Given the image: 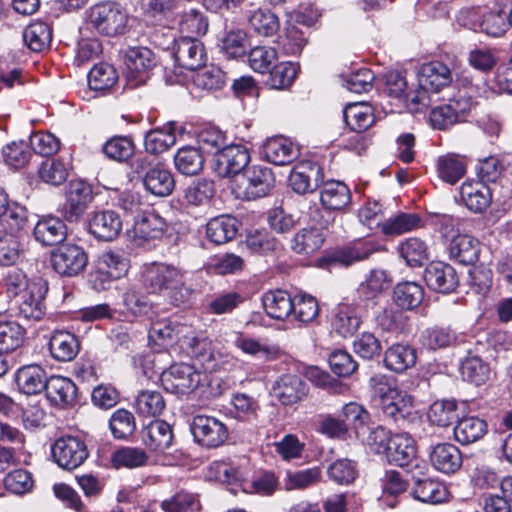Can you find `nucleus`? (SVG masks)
Segmentation results:
<instances>
[{
    "mask_svg": "<svg viewBox=\"0 0 512 512\" xmlns=\"http://www.w3.org/2000/svg\"><path fill=\"white\" fill-rule=\"evenodd\" d=\"M88 454L85 442L74 436L61 437L52 446L54 461L67 470H73L82 465Z\"/></svg>",
    "mask_w": 512,
    "mask_h": 512,
    "instance_id": "8",
    "label": "nucleus"
},
{
    "mask_svg": "<svg viewBox=\"0 0 512 512\" xmlns=\"http://www.w3.org/2000/svg\"><path fill=\"white\" fill-rule=\"evenodd\" d=\"M132 168L142 177L145 189L151 194L165 197L173 192L174 177L163 163H153L148 156H139L134 160Z\"/></svg>",
    "mask_w": 512,
    "mask_h": 512,
    "instance_id": "5",
    "label": "nucleus"
},
{
    "mask_svg": "<svg viewBox=\"0 0 512 512\" xmlns=\"http://www.w3.org/2000/svg\"><path fill=\"white\" fill-rule=\"evenodd\" d=\"M208 19L199 11L190 9L185 11L179 21V29L187 36H203L208 31Z\"/></svg>",
    "mask_w": 512,
    "mask_h": 512,
    "instance_id": "61",
    "label": "nucleus"
},
{
    "mask_svg": "<svg viewBox=\"0 0 512 512\" xmlns=\"http://www.w3.org/2000/svg\"><path fill=\"white\" fill-rule=\"evenodd\" d=\"M200 502L196 495L181 491L161 503L165 512H195L200 510Z\"/></svg>",
    "mask_w": 512,
    "mask_h": 512,
    "instance_id": "64",
    "label": "nucleus"
},
{
    "mask_svg": "<svg viewBox=\"0 0 512 512\" xmlns=\"http://www.w3.org/2000/svg\"><path fill=\"white\" fill-rule=\"evenodd\" d=\"M457 408L455 400H437L429 408L428 419L434 425L447 427L458 417Z\"/></svg>",
    "mask_w": 512,
    "mask_h": 512,
    "instance_id": "52",
    "label": "nucleus"
},
{
    "mask_svg": "<svg viewBox=\"0 0 512 512\" xmlns=\"http://www.w3.org/2000/svg\"><path fill=\"white\" fill-rule=\"evenodd\" d=\"M176 140V124L169 122L146 133L144 138L145 150L151 155H158L175 145Z\"/></svg>",
    "mask_w": 512,
    "mask_h": 512,
    "instance_id": "27",
    "label": "nucleus"
},
{
    "mask_svg": "<svg viewBox=\"0 0 512 512\" xmlns=\"http://www.w3.org/2000/svg\"><path fill=\"white\" fill-rule=\"evenodd\" d=\"M194 440L207 448L221 446L228 438V430L224 423L215 417L197 415L191 423Z\"/></svg>",
    "mask_w": 512,
    "mask_h": 512,
    "instance_id": "10",
    "label": "nucleus"
},
{
    "mask_svg": "<svg viewBox=\"0 0 512 512\" xmlns=\"http://www.w3.org/2000/svg\"><path fill=\"white\" fill-rule=\"evenodd\" d=\"M47 398L55 405L68 406L74 403L77 387L69 378L52 376L48 379L45 389Z\"/></svg>",
    "mask_w": 512,
    "mask_h": 512,
    "instance_id": "31",
    "label": "nucleus"
},
{
    "mask_svg": "<svg viewBox=\"0 0 512 512\" xmlns=\"http://www.w3.org/2000/svg\"><path fill=\"white\" fill-rule=\"evenodd\" d=\"M320 200L325 208L340 210L350 203V190L343 182L329 181L321 189Z\"/></svg>",
    "mask_w": 512,
    "mask_h": 512,
    "instance_id": "39",
    "label": "nucleus"
},
{
    "mask_svg": "<svg viewBox=\"0 0 512 512\" xmlns=\"http://www.w3.org/2000/svg\"><path fill=\"white\" fill-rule=\"evenodd\" d=\"M118 80L116 69L108 63L96 64L88 74V85L91 90L109 91Z\"/></svg>",
    "mask_w": 512,
    "mask_h": 512,
    "instance_id": "46",
    "label": "nucleus"
},
{
    "mask_svg": "<svg viewBox=\"0 0 512 512\" xmlns=\"http://www.w3.org/2000/svg\"><path fill=\"white\" fill-rule=\"evenodd\" d=\"M378 249L379 246L373 241H357L349 246L336 249L330 256V262L348 267L368 259Z\"/></svg>",
    "mask_w": 512,
    "mask_h": 512,
    "instance_id": "21",
    "label": "nucleus"
},
{
    "mask_svg": "<svg viewBox=\"0 0 512 512\" xmlns=\"http://www.w3.org/2000/svg\"><path fill=\"white\" fill-rule=\"evenodd\" d=\"M51 357L58 362L72 361L80 351L78 338L64 330L54 331L48 343Z\"/></svg>",
    "mask_w": 512,
    "mask_h": 512,
    "instance_id": "19",
    "label": "nucleus"
},
{
    "mask_svg": "<svg viewBox=\"0 0 512 512\" xmlns=\"http://www.w3.org/2000/svg\"><path fill=\"white\" fill-rule=\"evenodd\" d=\"M292 315L295 320L301 323L314 321L319 314L317 300L310 295H296L293 298Z\"/></svg>",
    "mask_w": 512,
    "mask_h": 512,
    "instance_id": "62",
    "label": "nucleus"
},
{
    "mask_svg": "<svg viewBox=\"0 0 512 512\" xmlns=\"http://www.w3.org/2000/svg\"><path fill=\"white\" fill-rule=\"evenodd\" d=\"M196 70L197 72L193 76V83L202 90H218L225 83V73L215 65H204Z\"/></svg>",
    "mask_w": 512,
    "mask_h": 512,
    "instance_id": "56",
    "label": "nucleus"
},
{
    "mask_svg": "<svg viewBox=\"0 0 512 512\" xmlns=\"http://www.w3.org/2000/svg\"><path fill=\"white\" fill-rule=\"evenodd\" d=\"M421 219L415 213H398L381 224V232L386 236H399L420 227Z\"/></svg>",
    "mask_w": 512,
    "mask_h": 512,
    "instance_id": "43",
    "label": "nucleus"
},
{
    "mask_svg": "<svg viewBox=\"0 0 512 512\" xmlns=\"http://www.w3.org/2000/svg\"><path fill=\"white\" fill-rule=\"evenodd\" d=\"M450 257L464 265L477 262L480 253L478 239L467 234H458L452 237L449 245Z\"/></svg>",
    "mask_w": 512,
    "mask_h": 512,
    "instance_id": "28",
    "label": "nucleus"
},
{
    "mask_svg": "<svg viewBox=\"0 0 512 512\" xmlns=\"http://www.w3.org/2000/svg\"><path fill=\"white\" fill-rule=\"evenodd\" d=\"M461 376L465 381L481 385L489 378L490 369L478 356L467 357L460 367Z\"/></svg>",
    "mask_w": 512,
    "mask_h": 512,
    "instance_id": "57",
    "label": "nucleus"
},
{
    "mask_svg": "<svg viewBox=\"0 0 512 512\" xmlns=\"http://www.w3.org/2000/svg\"><path fill=\"white\" fill-rule=\"evenodd\" d=\"M248 46L247 34L242 29H232L222 38L221 49L229 58H238L246 53Z\"/></svg>",
    "mask_w": 512,
    "mask_h": 512,
    "instance_id": "63",
    "label": "nucleus"
},
{
    "mask_svg": "<svg viewBox=\"0 0 512 512\" xmlns=\"http://www.w3.org/2000/svg\"><path fill=\"white\" fill-rule=\"evenodd\" d=\"M248 23L255 33L264 37L275 35L280 28L278 16L268 9H257L249 17Z\"/></svg>",
    "mask_w": 512,
    "mask_h": 512,
    "instance_id": "47",
    "label": "nucleus"
},
{
    "mask_svg": "<svg viewBox=\"0 0 512 512\" xmlns=\"http://www.w3.org/2000/svg\"><path fill=\"white\" fill-rule=\"evenodd\" d=\"M239 222L230 215H220L212 218L206 225L207 238L217 245L225 244L235 238Z\"/></svg>",
    "mask_w": 512,
    "mask_h": 512,
    "instance_id": "30",
    "label": "nucleus"
},
{
    "mask_svg": "<svg viewBox=\"0 0 512 512\" xmlns=\"http://www.w3.org/2000/svg\"><path fill=\"white\" fill-rule=\"evenodd\" d=\"M264 309L268 316L284 320L292 315L293 298L283 290L269 291L262 298Z\"/></svg>",
    "mask_w": 512,
    "mask_h": 512,
    "instance_id": "36",
    "label": "nucleus"
},
{
    "mask_svg": "<svg viewBox=\"0 0 512 512\" xmlns=\"http://www.w3.org/2000/svg\"><path fill=\"white\" fill-rule=\"evenodd\" d=\"M324 243V235L318 228L300 229L291 239V249L300 255H311L318 251Z\"/></svg>",
    "mask_w": 512,
    "mask_h": 512,
    "instance_id": "40",
    "label": "nucleus"
},
{
    "mask_svg": "<svg viewBox=\"0 0 512 512\" xmlns=\"http://www.w3.org/2000/svg\"><path fill=\"white\" fill-rule=\"evenodd\" d=\"M34 236L43 245H57L65 240L67 227L58 217H43L34 227Z\"/></svg>",
    "mask_w": 512,
    "mask_h": 512,
    "instance_id": "29",
    "label": "nucleus"
},
{
    "mask_svg": "<svg viewBox=\"0 0 512 512\" xmlns=\"http://www.w3.org/2000/svg\"><path fill=\"white\" fill-rule=\"evenodd\" d=\"M485 420L477 416H466L457 421L454 427L455 440L462 445L477 442L487 433Z\"/></svg>",
    "mask_w": 512,
    "mask_h": 512,
    "instance_id": "34",
    "label": "nucleus"
},
{
    "mask_svg": "<svg viewBox=\"0 0 512 512\" xmlns=\"http://www.w3.org/2000/svg\"><path fill=\"white\" fill-rule=\"evenodd\" d=\"M15 380L19 391L27 395L41 393L46 389L48 383L45 370L37 364L19 368Z\"/></svg>",
    "mask_w": 512,
    "mask_h": 512,
    "instance_id": "23",
    "label": "nucleus"
},
{
    "mask_svg": "<svg viewBox=\"0 0 512 512\" xmlns=\"http://www.w3.org/2000/svg\"><path fill=\"white\" fill-rule=\"evenodd\" d=\"M204 161L202 152L192 146L181 147L174 155L176 170L185 176L199 174L203 169Z\"/></svg>",
    "mask_w": 512,
    "mask_h": 512,
    "instance_id": "37",
    "label": "nucleus"
},
{
    "mask_svg": "<svg viewBox=\"0 0 512 512\" xmlns=\"http://www.w3.org/2000/svg\"><path fill=\"white\" fill-rule=\"evenodd\" d=\"M460 198L471 212L482 213L492 202V192L483 181L467 180L460 187Z\"/></svg>",
    "mask_w": 512,
    "mask_h": 512,
    "instance_id": "16",
    "label": "nucleus"
},
{
    "mask_svg": "<svg viewBox=\"0 0 512 512\" xmlns=\"http://www.w3.org/2000/svg\"><path fill=\"white\" fill-rule=\"evenodd\" d=\"M165 409V400L159 391H141L136 398V410L143 417H156Z\"/></svg>",
    "mask_w": 512,
    "mask_h": 512,
    "instance_id": "54",
    "label": "nucleus"
},
{
    "mask_svg": "<svg viewBox=\"0 0 512 512\" xmlns=\"http://www.w3.org/2000/svg\"><path fill=\"white\" fill-rule=\"evenodd\" d=\"M167 391L187 394L194 391L202 381V374L189 364H174L161 375Z\"/></svg>",
    "mask_w": 512,
    "mask_h": 512,
    "instance_id": "9",
    "label": "nucleus"
},
{
    "mask_svg": "<svg viewBox=\"0 0 512 512\" xmlns=\"http://www.w3.org/2000/svg\"><path fill=\"white\" fill-rule=\"evenodd\" d=\"M25 329L15 321L0 318V352L10 353L20 348L25 340Z\"/></svg>",
    "mask_w": 512,
    "mask_h": 512,
    "instance_id": "45",
    "label": "nucleus"
},
{
    "mask_svg": "<svg viewBox=\"0 0 512 512\" xmlns=\"http://www.w3.org/2000/svg\"><path fill=\"white\" fill-rule=\"evenodd\" d=\"M391 436L389 431L382 426L372 428L366 426L362 431H358L357 438L369 447L372 452L385 454Z\"/></svg>",
    "mask_w": 512,
    "mask_h": 512,
    "instance_id": "59",
    "label": "nucleus"
},
{
    "mask_svg": "<svg viewBox=\"0 0 512 512\" xmlns=\"http://www.w3.org/2000/svg\"><path fill=\"white\" fill-rule=\"evenodd\" d=\"M93 198L91 187L81 181H70L65 192L63 216L69 222L77 221L86 211Z\"/></svg>",
    "mask_w": 512,
    "mask_h": 512,
    "instance_id": "13",
    "label": "nucleus"
},
{
    "mask_svg": "<svg viewBox=\"0 0 512 512\" xmlns=\"http://www.w3.org/2000/svg\"><path fill=\"white\" fill-rule=\"evenodd\" d=\"M452 81L450 69L439 61L425 63L418 74L419 89L409 95L415 110H421L431 105L430 94H436L449 86Z\"/></svg>",
    "mask_w": 512,
    "mask_h": 512,
    "instance_id": "3",
    "label": "nucleus"
},
{
    "mask_svg": "<svg viewBox=\"0 0 512 512\" xmlns=\"http://www.w3.org/2000/svg\"><path fill=\"white\" fill-rule=\"evenodd\" d=\"M249 161L250 154L245 146L228 145L216 153L214 170L222 178L236 176L244 170Z\"/></svg>",
    "mask_w": 512,
    "mask_h": 512,
    "instance_id": "11",
    "label": "nucleus"
},
{
    "mask_svg": "<svg viewBox=\"0 0 512 512\" xmlns=\"http://www.w3.org/2000/svg\"><path fill=\"white\" fill-rule=\"evenodd\" d=\"M87 261L84 249L75 244L61 245L51 252V265L62 276L73 277L80 274Z\"/></svg>",
    "mask_w": 512,
    "mask_h": 512,
    "instance_id": "7",
    "label": "nucleus"
},
{
    "mask_svg": "<svg viewBox=\"0 0 512 512\" xmlns=\"http://www.w3.org/2000/svg\"><path fill=\"white\" fill-rule=\"evenodd\" d=\"M399 253L410 267L421 266L428 256L426 244L416 237L403 241L399 246Z\"/></svg>",
    "mask_w": 512,
    "mask_h": 512,
    "instance_id": "58",
    "label": "nucleus"
},
{
    "mask_svg": "<svg viewBox=\"0 0 512 512\" xmlns=\"http://www.w3.org/2000/svg\"><path fill=\"white\" fill-rule=\"evenodd\" d=\"M424 280L431 290L443 294L454 292L459 285L456 270L444 262L430 263L425 269Z\"/></svg>",
    "mask_w": 512,
    "mask_h": 512,
    "instance_id": "14",
    "label": "nucleus"
},
{
    "mask_svg": "<svg viewBox=\"0 0 512 512\" xmlns=\"http://www.w3.org/2000/svg\"><path fill=\"white\" fill-rule=\"evenodd\" d=\"M165 227L164 219L152 211L142 213L134 223L136 233L146 240L160 237Z\"/></svg>",
    "mask_w": 512,
    "mask_h": 512,
    "instance_id": "50",
    "label": "nucleus"
},
{
    "mask_svg": "<svg viewBox=\"0 0 512 512\" xmlns=\"http://www.w3.org/2000/svg\"><path fill=\"white\" fill-rule=\"evenodd\" d=\"M123 304L127 311L134 316L148 315L153 308L148 296L142 293L139 287L130 286L122 296Z\"/></svg>",
    "mask_w": 512,
    "mask_h": 512,
    "instance_id": "55",
    "label": "nucleus"
},
{
    "mask_svg": "<svg viewBox=\"0 0 512 512\" xmlns=\"http://www.w3.org/2000/svg\"><path fill=\"white\" fill-rule=\"evenodd\" d=\"M391 282L392 278L386 270L375 268L369 271L358 291L366 300H371L387 290Z\"/></svg>",
    "mask_w": 512,
    "mask_h": 512,
    "instance_id": "42",
    "label": "nucleus"
},
{
    "mask_svg": "<svg viewBox=\"0 0 512 512\" xmlns=\"http://www.w3.org/2000/svg\"><path fill=\"white\" fill-rule=\"evenodd\" d=\"M393 297L397 306L412 310L421 304L424 290L421 285L415 282H402L395 286Z\"/></svg>",
    "mask_w": 512,
    "mask_h": 512,
    "instance_id": "44",
    "label": "nucleus"
},
{
    "mask_svg": "<svg viewBox=\"0 0 512 512\" xmlns=\"http://www.w3.org/2000/svg\"><path fill=\"white\" fill-rule=\"evenodd\" d=\"M344 119L352 131L364 132L374 122L372 108L364 103H352L344 109Z\"/></svg>",
    "mask_w": 512,
    "mask_h": 512,
    "instance_id": "41",
    "label": "nucleus"
},
{
    "mask_svg": "<svg viewBox=\"0 0 512 512\" xmlns=\"http://www.w3.org/2000/svg\"><path fill=\"white\" fill-rule=\"evenodd\" d=\"M88 24L99 34L117 36L125 33L129 16L126 9L117 2L102 1L86 11Z\"/></svg>",
    "mask_w": 512,
    "mask_h": 512,
    "instance_id": "4",
    "label": "nucleus"
},
{
    "mask_svg": "<svg viewBox=\"0 0 512 512\" xmlns=\"http://www.w3.org/2000/svg\"><path fill=\"white\" fill-rule=\"evenodd\" d=\"M416 350L407 344L397 343L385 351V366L396 373H402L416 364Z\"/></svg>",
    "mask_w": 512,
    "mask_h": 512,
    "instance_id": "32",
    "label": "nucleus"
},
{
    "mask_svg": "<svg viewBox=\"0 0 512 512\" xmlns=\"http://www.w3.org/2000/svg\"><path fill=\"white\" fill-rule=\"evenodd\" d=\"M467 168V157L456 153L441 155L436 161V172L439 179L450 185L461 180L465 176Z\"/></svg>",
    "mask_w": 512,
    "mask_h": 512,
    "instance_id": "22",
    "label": "nucleus"
},
{
    "mask_svg": "<svg viewBox=\"0 0 512 512\" xmlns=\"http://www.w3.org/2000/svg\"><path fill=\"white\" fill-rule=\"evenodd\" d=\"M360 323L361 320L356 310L347 304L338 305L331 321L333 330L343 338L354 335Z\"/></svg>",
    "mask_w": 512,
    "mask_h": 512,
    "instance_id": "38",
    "label": "nucleus"
},
{
    "mask_svg": "<svg viewBox=\"0 0 512 512\" xmlns=\"http://www.w3.org/2000/svg\"><path fill=\"white\" fill-rule=\"evenodd\" d=\"M4 286L10 296L18 297L19 317L27 321H39L44 317L48 286L43 279L29 280L22 270L12 269L4 278Z\"/></svg>",
    "mask_w": 512,
    "mask_h": 512,
    "instance_id": "2",
    "label": "nucleus"
},
{
    "mask_svg": "<svg viewBox=\"0 0 512 512\" xmlns=\"http://www.w3.org/2000/svg\"><path fill=\"white\" fill-rule=\"evenodd\" d=\"M51 37V29L45 22L32 23L23 31L24 43L34 52H40L48 46Z\"/></svg>",
    "mask_w": 512,
    "mask_h": 512,
    "instance_id": "53",
    "label": "nucleus"
},
{
    "mask_svg": "<svg viewBox=\"0 0 512 512\" xmlns=\"http://www.w3.org/2000/svg\"><path fill=\"white\" fill-rule=\"evenodd\" d=\"M89 230L100 240L112 241L121 232L122 221L115 211L97 212L89 222Z\"/></svg>",
    "mask_w": 512,
    "mask_h": 512,
    "instance_id": "24",
    "label": "nucleus"
},
{
    "mask_svg": "<svg viewBox=\"0 0 512 512\" xmlns=\"http://www.w3.org/2000/svg\"><path fill=\"white\" fill-rule=\"evenodd\" d=\"M173 55L177 64L187 70H196L207 62L206 49L198 39L185 36L176 40Z\"/></svg>",
    "mask_w": 512,
    "mask_h": 512,
    "instance_id": "12",
    "label": "nucleus"
},
{
    "mask_svg": "<svg viewBox=\"0 0 512 512\" xmlns=\"http://www.w3.org/2000/svg\"><path fill=\"white\" fill-rule=\"evenodd\" d=\"M263 153L267 161L275 165H287L299 154L298 147L288 138L273 137L266 141Z\"/></svg>",
    "mask_w": 512,
    "mask_h": 512,
    "instance_id": "26",
    "label": "nucleus"
},
{
    "mask_svg": "<svg viewBox=\"0 0 512 512\" xmlns=\"http://www.w3.org/2000/svg\"><path fill=\"white\" fill-rule=\"evenodd\" d=\"M323 174L319 165L311 162L296 164L289 176V183L293 191L305 194L315 191L322 182Z\"/></svg>",
    "mask_w": 512,
    "mask_h": 512,
    "instance_id": "15",
    "label": "nucleus"
},
{
    "mask_svg": "<svg viewBox=\"0 0 512 512\" xmlns=\"http://www.w3.org/2000/svg\"><path fill=\"white\" fill-rule=\"evenodd\" d=\"M385 456L390 464L408 466L416 457L415 441L407 434H394L388 441Z\"/></svg>",
    "mask_w": 512,
    "mask_h": 512,
    "instance_id": "18",
    "label": "nucleus"
},
{
    "mask_svg": "<svg viewBox=\"0 0 512 512\" xmlns=\"http://www.w3.org/2000/svg\"><path fill=\"white\" fill-rule=\"evenodd\" d=\"M139 280L148 294L163 296L176 307L187 304L193 293L187 285L186 271L165 262L145 264Z\"/></svg>",
    "mask_w": 512,
    "mask_h": 512,
    "instance_id": "1",
    "label": "nucleus"
},
{
    "mask_svg": "<svg viewBox=\"0 0 512 512\" xmlns=\"http://www.w3.org/2000/svg\"><path fill=\"white\" fill-rule=\"evenodd\" d=\"M173 440L170 425L165 421H154L143 431V442L152 451L164 452Z\"/></svg>",
    "mask_w": 512,
    "mask_h": 512,
    "instance_id": "35",
    "label": "nucleus"
},
{
    "mask_svg": "<svg viewBox=\"0 0 512 512\" xmlns=\"http://www.w3.org/2000/svg\"><path fill=\"white\" fill-rule=\"evenodd\" d=\"M154 53L146 47L129 48L124 55L125 76L131 87L144 84L155 66Z\"/></svg>",
    "mask_w": 512,
    "mask_h": 512,
    "instance_id": "6",
    "label": "nucleus"
},
{
    "mask_svg": "<svg viewBox=\"0 0 512 512\" xmlns=\"http://www.w3.org/2000/svg\"><path fill=\"white\" fill-rule=\"evenodd\" d=\"M247 185L246 195L252 198L266 196L274 186L275 178L270 168L265 166H252L243 174Z\"/></svg>",
    "mask_w": 512,
    "mask_h": 512,
    "instance_id": "25",
    "label": "nucleus"
},
{
    "mask_svg": "<svg viewBox=\"0 0 512 512\" xmlns=\"http://www.w3.org/2000/svg\"><path fill=\"white\" fill-rule=\"evenodd\" d=\"M148 461V455L139 447H122L111 455L114 468L135 469L144 466Z\"/></svg>",
    "mask_w": 512,
    "mask_h": 512,
    "instance_id": "48",
    "label": "nucleus"
},
{
    "mask_svg": "<svg viewBox=\"0 0 512 512\" xmlns=\"http://www.w3.org/2000/svg\"><path fill=\"white\" fill-rule=\"evenodd\" d=\"M275 397L284 405H292L306 395V385L296 375H283L273 387Z\"/></svg>",
    "mask_w": 512,
    "mask_h": 512,
    "instance_id": "33",
    "label": "nucleus"
},
{
    "mask_svg": "<svg viewBox=\"0 0 512 512\" xmlns=\"http://www.w3.org/2000/svg\"><path fill=\"white\" fill-rule=\"evenodd\" d=\"M215 193L214 182L207 179H199L192 182L184 191L185 203L189 206H206Z\"/></svg>",
    "mask_w": 512,
    "mask_h": 512,
    "instance_id": "49",
    "label": "nucleus"
},
{
    "mask_svg": "<svg viewBox=\"0 0 512 512\" xmlns=\"http://www.w3.org/2000/svg\"><path fill=\"white\" fill-rule=\"evenodd\" d=\"M413 495L424 503H441L447 497L446 488L432 479H418L413 488Z\"/></svg>",
    "mask_w": 512,
    "mask_h": 512,
    "instance_id": "51",
    "label": "nucleus"
},
{
    "mask_svg": "<svg viewBox=\"0 0 512 512\" xmlns=\"http://www.w3.org/2000/svg\"><path fill=\"white\" fill-rule=\"evenodd\" d=\"M433 467L445 474H452L462 466V454L452 443H438L430 451Z\"/></svg>",
    "mask_w": 512,
    "mask_h": 512,
    "instance_id": "20",
    "label": "nucleus"
},
{
    "mask_svg": "<svg viewBox=\"0 0 512 512\" xmlns=\"http://www.w3.org/2000/svg\"><path fill=\"white\" fill-rule=\"evenodd\" d=\"M469 22L462 25L479 30L492 37L503 36L508 30V16L502 12H488L480 16L476 11H468Z\"/></svg>",
    "mask_w": 512,
    "mask_h": 512,
    "instance_id": "17",
    "label": "nucleus"
},
{
    "mask_svg": "<svg viewBox=\"0 0 512 512\" xmlns=\"http://www.w3.org/2000/svg\"><path fill=\"white\" fill-rule=\"evenodd\" d=\"M103 153L112 160L125 162L130 159L135 151L133 141L124 136H116L109 139L103 146Z\"/></svg>",
    "mask_w": 512,
    "mask_h": 512,
    "instance_id": "60",
    "label": "nucleus"
}]
</instances>
